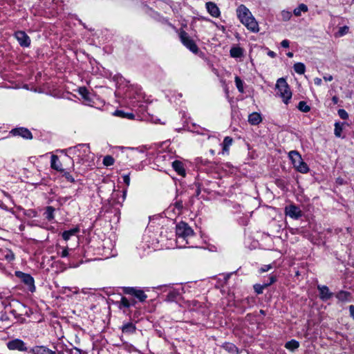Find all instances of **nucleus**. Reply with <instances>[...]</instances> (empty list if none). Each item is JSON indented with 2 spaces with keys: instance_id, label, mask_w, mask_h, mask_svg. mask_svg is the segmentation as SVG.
Returning a JSON list of instances; mask_svg holds the SVG:
<instances>
[{
  "instance_id": "1",
  "label": "nucleus",
  "mask_w": 354,
  "mask_h": 354,
  "mask_svg": "<svg viewBox=\"0 0 354 354\" xmlns=\"http://www.w3.org/2000/svg\"><path fill=\"white\" fill-rule=\"evenodd\" d=\"M236 15L240 21L252 32L259 31V24L250 10L244 5L239 6L236 9Z\"/></svg>"
},
{
  "instance_id": "2",
  "label": "nucleus",
  "mask_w": 354,
  "mask_h": 354,
  "mask_svg": "<svg viewBox=\"0 0 354 354\" xmlns=\"http://www.w3.org/2000/svg\"><path fill=\"white\" fill-rule=\"evenodd\" d=\"M176 243L179 248H185L187 245L191 243L194 236L193 230L184 222H180L176 225Z\"/></svg>"
},
{
  "instance_id": "3",
  "label": "nucleus",
  "mask_w": 354,
  "mask_h": 354,
  "mask_svg": "<svg viewBox=\"0 0 354 354\" xmlns=\"http://www.w3.org/2000/svg\"><path fill=\"white\" fill-rule=\"evenodd\" d=\"M68 154L76 156L80 162H87L93 160L90 148L88 145L82 144L66 149Z\"/></svg>"
},
{
  "instance_id": "4",
  "label": "nucleus",
  "mask_w": 354,
  "mask_h": 354,
  "mask_svg": "<svg viewBox=\"0 0 354 354\" xmlns=\"http://www.w3.org/2000/svg\"><path fill=\"white\" fill-rule=\"evenodd\" d=\"M275 89L277 91V95L282 99L284 104H288L292 98V93L284 78L277 80Z\"/></svg>"
},
{
  "instance_id": "5",
  "label": "nucleus",
  "mask_w": 354,
  "mask_h": 354,
  "mask_svg": "<svg viewBox=\"0 0 354 354\" xmlns=\"http://www.w3.org/2000/svg\"><path fill=\"white\" fill-rule=\"evenodd\" d=\"M288 156L291 160L294 168L299 172L306 174L309 171V167L306 162H304L301 156L297 151H291L289 152Z\"/></svg>"
},
{
  "instance_id": "6",
  "label": "nucleus",
  "mask_w": 354,
  "mask_h": 354,
  "mask_svg": "<svg viewBox=\"0 0 354 354\" xmlns=\"http://www.w3.org/2000/svg\"><path fill=\"white\" fill-rule=\"evenodd\" d=\"M179 36L180 38V40L183 45L186 46L190 51H192L193 53H197L198 51V48L194 41L193 39L190 38V37L188 35V34L184 31L180 30L179 33Z\"/></svg>"
},
{
  "instance_id": "7",
  "label": "nucleus",
  "mask_w": 354,
  "mask_h": 354,
  "mask_svg": "<svg viewBox=\"0 0 354 354\" xmlns=\"http://www.w3.org/2000/svg\"><path fill=\"white\" fill-rule=\"evenodd\" d=\"M285 214L293 219H298L302 216L301 210L295 205L286 206L285 207Z\"/></svg>"
},
{
  "instance_id": "8",
  "label": "nucleus",
  "mask_w": 354,
  "mask_h": 354,
  "mask_svg": "<svg viewBox=\"0 0 354 354\" xmlns=\"http://www.w3.org/2000/svg\"><path fill=\"white\" fill-rule=\"evenodd\" d=\"M7 346L8 349L15 351L17 350L19 351H27V347L26 346L25 343L19 339H15L12 341H9L7 343Z\"/></svg>"
},
{
  "instance_id": "9",
  "label": "nucleus",
  "mask_w": 354,
  "mask_h": 354,
  "mask_svg": "<svg viewBox=\"0 0 354 354\" xmlns=\"http://www.w3.org/2000/svg\"><path fill=\"white\" fill-rule=\"evenodd\" d=\"M15 36L21 46L28 47L30 46V37L24 31L16 32Z\"/></svg>"
},
{
  "instance_id": "10",
  "label": "nucleus",
  "mask_w": 354,
  "mask_h": 354,
  "mask_svg": "<svg viewBox=\"0 0 354 354\" xmlns=\"http://www.w3.org/2000/svg\"><path fill=\"white\" fill-rule=\"evenodd\" d=\"M17 275L19 276L26 285L28 286L30 290L33 291L35 290L34 279L30 274H24L22 272H17Z\"/></svg>"
},
{
  "instance_id": "11",
  "label": "nucleus",
  "mask_w": 354,
  "mask_h": 354,
  "mask_svg": "<svg viewBox=\"0 0 354 354\" xmlns=\"http://www.w3.org/2000/svg\"><path fill=\"white\" fill-rule=\"evenodd\" d=\"M31 354H55V352L43 346H37L29 351Z\"/></svg>"
},
{
  "instance_id": "12",
  "label": "nucleus",
  "mask_w": 354,
  "mask_h": 354,
  "mask_svg": "<svg viewBox=\"0 0 354 354\" xmlns=\"http://www.w3.org/2000/svg\"><path fill=\"white\" fill-rule=\"evenodd\" d=\"M11 133L15 136H19L24 138L31 139L32 134L30 131L25 128H17L12 130Z\"/></svg>"
},
{
  "instance_id": "13",
  "label": "nucleus",
  "mask_w": 354,
  "mask_h": 354,
  "mask_svg": "<svg viewBox=\"0 0 354 354\" xmlns=\"http://www.w3.org/2000/svg\"><path fill=\"white\" fill-rule=\"evenodd\" d=\"M317 288L319 291L320 299L325 301L329 299L333 293L330 292L328 288L326 286H318Z\"/></svg>"
},
{
  "instance_id": "14",
  "label": "nucleus",
  "mask_w": 354,
  "mask_h": 354,
  "mask_svg": "<svg viewBox=\"0 0 354 354\" xmlns=\"http://www.w3.org/2000/svg\"><path fill=\"white\" fill-rule=\"evenodd\" d=\"M206 8L209 15L213 17H218L220 16V10L214 3H206Z\"/></svg>"
},
{
  "instance_id": "15",
  "label": "nucleus",
  "mask_w": 354,
  "mask_h": 354,
  "mask_svg": "<svg viewBox=\"0 0 354 354\" xmlns=\"http://www.w3.org/2000/svg\"><path fill=\"white\" fill-rule=\"evenodd\" d=\"M248 122L252 125H258L262 122V117L259 113L253 112L248 115Z\"/></svg>"
},
{
  "instance_id": "16",
  "label": "nucleus",
  "mask_w": 354,
  "mask_h": 354,
  "mask_svg": "<svg viewBox=\"0 0 354 354\" xmlns=\"http://www.w3.org/2000/svg\"><path fill=\"white\" fill-rule=\"evenodd\" d=\"M337 299L341 302H348L351 301L352 297L350 292L346 291H339L336 295Z\"/></svg>"
},
{
  "instance_id": "17",
  "label": "nucleus",
  "mask_w": 354,
  "mask_h": 354,
  "mask_svg": "<svg viewBox=\"0 0 354 354\" xmlns=\"http://www.w3.org/2000/svg\"><path fill=\"white\" fill-rule=\"evenodd\" d=\"M174 169L180 176H185V170L183 164L178 160H175L172 163Z\"/></svg>"
},
{
  "instance_id": "18",
  "label": "nucleus",
  "mask_w": 354,
  "mask_h": 354,
  "mask_svg": "<svg viewBox=\"0 0 354 354\" xmlns=\"http://www.w3.org/2000/svg\"><path fill=\"white\" fill-rule=\"evenodd\" d=\"M78 93L86 104H88L92 101L91 94L85 87H80L78 88Z\"/></svg>"
},
{
  "instance_id": "19",
  "label": "nucleus",
  "mask_w": 354,
  "mask_h": 354,
  "mask_svg": "<svg viewBox=\"0 0 354 354\" xmlns=\"http://www.w3.org/2000/svg\"><path fill=\"white\" fill-rule=\"evenodd\" d=\"M270 283H264L263 285H260V284H256L254 286V290L258 294H261L263 292V290L265 288H266L267 286H268L269 285L272 284V283H274L275 281H276V279L274 276H272L270 277Z\"/></svg>"
},
{
  "instance_id": "20",
  "label": "nucleus",
  "mask_w": 354,
  "mask_h": 354,
  "mask_svg": "<svg viewBox=\"0 0 354 354\" xmlns=\"http://www.w3.org/2000/svg\"><path fill=\"white\" fill-rule=\"evenodd\" d=\"M230 56L234 58H239L243 56V50L241 47L234 46L230 49Z\"/></svg>"
},
{
  "instance_id": "21",
  "label": "nucleus",
  "mask_w": 354,
  "mask_h": 354,
  "mask_svg": "<svg viewBox=\"0 0 354 354\" xmlns=\"http://www.w3.org/2000/svg\"><path fill=\"white\" fill-rule=\"evenodd\" d=\"M51 167L57 171H62V164L59 161L58 157L56 155L51 156Z\"/></svg>"
},
{
  "instance_id": "22",
  "label": "nucleus",
  "mask_w": 354,
  "mask_h": 354,
  "mask_svg": "<svg viewBox=\"0 0 354 354\" xmlns=\"http://www.w3.org/2000/svg\"><path fill=\"white\" fill-rule=\"evenodd\" d=\"M113 115L122 118H128L130 120H133L135 118V115L132 113H125L124 111L120 110L115 111Z\"/></svg>"
},
{
  "instance_id": "23",
  "label": "nucleus",
  "mask_w": 354,
  "mask_h": 354,
  "mask_svg": "<svg viewBox=\"0 0 354 354\" xmlns=\"http://www.w3.org/2000/svg\"><path fill=\"white\" fill-rule=\"evenodd\" d=\"M135 301L131 303L124 297L121 298V300L118 302V307L122 309V308H129L132 305L135 304Z\"/></svg>"
},
{
  "instance_id": "24",
  "label": "nucleus",
  "mask_w": 354,
  "mask_h": 354,
  "mask_svg": "<svg viewBox=\"0 0 354 354\" xmlns=\"http://www.w3.org/2000/svg\"><path fill=\"white\" fill-rule=\"evenodd\" d=\"M307 11H308L307 6L304 3H301L294 10L293 13L295 16L299 17V16H301V12H306Z\"/></svg>"
},
{
  "instance_id": "25",
  "label": "nucleus",
  "mask_w": 354,
  "mask_h": 354,
  "mask_svg": "<svg viewBox=\"0 0 354 354\" xmlns=\"http://www.w3.org/2000/svg\"><path fill=\"white\" fill-rule=\"evenodd\" d=\"M294 70L297 73L302 75L305 73L306 66L303 63L298 62L295 64Z\"/></svg>"
},
{
  "instance_id": "26",
  "label": "nucleus",
  "mask_w": 354,
  "mask_h": 354,
  "mask_svg": "<svg viewBox=\"0 0 354 354\" xmlns=\"http://www.w3.org/2000/svg\"><path fill=\"white\" fill-rule=\"evenodd\" d=\"M77 232V228H74L68 231H65L62 234V237L65 241H68L71 238V236H74Z\"/></svg>"
},
{
  "instance_id": "27",
  "label": "nucleus",
  "mask_w": 354,
  "mask_h": 354,
  "mask_svg": "<svg viewBox=\"0 0 354 354\" xmlns=\"http://www.w3.org/2000/svg\"><path fill=\"white\" fill-rule=\"evenodd\" d=\"M299 346V343L296 340H291L288 342H286L285 347L290 351H294L295 349H297Z\"/></svg>"
},
{
  "instance_id": "28",
  "label": "nucleus",
  "mask_w": 354,
  "mask_h": 354,
  "mask_svg": "<svg viewBox=\"0 0 354 354\" xmlns=\"http://www.w3.org/2000/svg\"><path fill=\"white\" fill-rule=\"evenodd\" d=\"M232 144V139L230 137H225L223 140V152H228L229 147Z\"/></svg>"
},
{
  "instance_id": "29",
  "label": "nucleus",
  "mask_w": 354,
  "mask_h": 354,
  "mask_svg": "<svg viewBox=\"0 0 354 354\" xmlns=\"http://www.w3.org/2000/svg\"><path fill=\"white\" fill-rule=\"evenodd\" d=\"M349 28L347 26L339 27L338 31L335 33L336 37H342L348 32Z\"/></svg>"
},
{
  "instance_id": "30",
  "label": "nucleus",
  "mask_w": 354,
  "mask_h": 354,
  "mask_svg": "<svg viewBox=\"0 0 354 354\" xmlns=\"http://www.w3.org/2000/svg\"><path fill=\"white\" fill-rule=\"evenodd\" d=\"M235 84L239 91L243 93L244 92L243 82L238 76L235 77Z\"/></svg>"
},
{
  "instance_id": "31",
  "label": "nucleus",
  "mask_w": 354,
  "mask_h": 354,
  "mask_svg": "<svg viewBox=\"0 0 354 354\" xmlns=\"http://www.w3.org/2000/svg\"><path fill=\"white\" fill-rule=\"evenodd\" d=\"M134 296L137 297L140 301H144L147 297L144 291L140 289H137Z\"/></svg>"
},
{
  "instance_id": "32",
  "label": "nucleus",
  "mask_w": 354,
  "mask_h": 354,
  "mask_svg": "<svg viewBox=\"0 0 354 354\" xmlns=\"http://www.w3.org/2000/svg\"><path fill=\"white\" fill-rule=\"evenodd\" d=\"M135 326L132 323H127L122 327L123 333H133L135 330Z\"/></svg>"
},
{
  "instance_id": "33",
  "label": "nucleus",
  "mask_w": 354,
  "mask_h": 354,
  "mask_svg": "<svg viewBox=\"0 0 354 354\" xmlns=\"http://www.w3.org/2000/svg\"><path fill=\"white\" fill-rule=\"evenodd\" d=\"M297 107L304 113H307L310 110V106L304 101L299 102Z\"/></svg>"
},
{
  "instance_id": "34",
  "label": "nucleus",
  "mask_w": 354,
  "mask_h": 354,
  "mask_svg": "<svg viewBox=\"0 0 354 354\" xmlns=\"http://www.w3.org/2000/svg\"><path fill=\"white\" fill-rule=\"evenodd\" d=\"M114 162V158L111 156H106L103 159V164L106 167L113 165Z\"/></svg>"
},
{
  "instance_id": "35",
  "label": "nucleus",
  "mask_w": 354,
  "mask_h": 354,
  "mask_svg": "<svg viewBox=\"0 0 354 354\" xmlns=\"http://www.w3.org/2000/svg\"><path fill=\"white\" fill-rule=\"evenodd\" d=\"M223 347L225 350L228 351L229 352H230L232 353H236L237 352L236 347L235 346L234 344H233L232 343H227L224 345Z\"/></svg>"
},
{
  "instance_id": "36",
  "label": "nucleus",
  "mask_w": 354,
  "mask_h": 354,
  "mask_svg": "<svg viewBox=\"0 0 354 354\" xmlns=\"http://www.w3.org/2000/svg\"><path fill=\"white\" fill-rule=\"evenodd\" d=\"M343 124L335 123V135L337 137H340L342 131Z\"/></svg>"
},
{
  "instance_id": "37",
  "label": "nucleus",
  "mask_w": 354,
  "mask_h": 354,
  "mask_svg": "<svg viewBox=\"0 0 354 354\" xmlns=\"http://www.w3.org/2000/svg\"><path fill=\"white\" fill-rule=\"evenodd\" d=\"M281 15L283 21H288L292 17V13L290 11L283 10L281 12Z\"/></svg>"
},
{
  "instance_id": "38",
  "label": "nucleus",
  "mask_w": 354,
  "mask_h": 354,
  "mask_svg": "<svg viewBox=\"0 0 354 354\" xmlns=\"http://www.w3.org/2000/svg\"><path fill=\"white\" fill-rule=\"evenodd\" d=\"M150 121L154 124H165V121H162L161 119L158 118L157 117L153 116V115H151L150 117Z\"/></svg>"
},
{
  "instance_id": "39",
  "label": "nucleus",
  "mask_w": 354,
  "mask_h": 354,
  "mask_svg": "<svg viewBox=\"0 0 354 354\" xmlns=\"http://www.w3.org/2000/svg\"><path fill=\"white\" fill-rule=\"evenodd\" d=\"M338 115L341 118L344 119V120L347 119L348 117L347 112L344 109H339L338 111Z\"/></svg>"
},
{
  "instance_id": "40",
  "label": "nucleus",
  "mask_w": 354,
  "mask_h": 354,
  "mask_svg": "<svg viewBox=\"0 0 354 354\" xmlns=\"http://www.w3.org/2000/svg\"><path fill=\"white\" fill-rule=\"evenodd\" d=\"M137 289L138 288H127L124 290V292L126 294H129V295H131L134 296Z\"/></svg>"
},
{
  "instance_id": "41",
  "label": "nucleus",
  "mask_w": 354,
  "mask_h": 354,
  "mask_svg": "<svg viewBox=\"0 0 354 354\" xmlns=\"http://www.w3.org/2000/svg\"><path fill=\"white\" fill-rule=\"evenodd\" d=\"M46 217L50 220L53 218V209L51 207H48L46 211Z\"/></svg>"
},
{
  "instance_id": "42",
  "label": "nucleus",
  "mask_w": 354,
  "mask_h": 354,
  "mask_svg": "<svg viewBox=\"0 0 354 354\" xmlns=\"http://www.w3.org/2000/svg\"><path fill=\"white\" fill-rule=\"evenodd\" d=\"M271 268H272L271 265H265L261 268L260 272H265L270 270Z\"/></svg>"
},
{
  "instance_id": "43",
  "label": "nucleus",
  "mask_w": 354,
  "mask_h": 354,
  "mask_svg": "<svg viewBox=\"0 0 354 354\" xmlns=\"http://www.w3.org/2000/svg\"><path fill=\"white\" fill-rule=\"evenodd\" d=\"M64 176L66 178L70 181V182H74V178L72 177V176L68 172L64 173Z\"/></svg>"
},
{
  "instance_id": "44",
  "label": "nucleus",
  "mask_w": 354,
  "mask_h": 354,
  "mask_svg": "<svg viewBox=\"0 0 354 354\" xmlns=\"http://www.w3.org/2000/svg\"><path fill=\"white\" fill-rule=\"evenodd\" d=\"M314 83L317 86H320L322 84V80L319 77H315L314 80Z\"/></svg>"
},
{
  "instance_id": "45",
  "label": "nucleus",
  "mask_w": 354,
  "mask_h": 354,
  "mask_svg": "<svg viewBox=\"0 0 354 354\" xmlns=\"http://www.w3.org/2000/svg\"><path fill=\"white\" fill-rule=\"evenodd\" d=\"M323 78L326 82H330L333 80V77L331 75L328 74L325 75Z\"/></svg>"
},
{
  "instance_id": "46",
  "label": "nucleus",
  "mask_w": 354,
  "mask_h": 354,
  "mask_svg": "<svg viewBox=\"0 0 354 354\" xmlns=\"http://www.w3.org/2000/svg\"><path fill=\"white\" fill-rule=\"evenodd\" d=\"M281 45L283 48L289 47V41L287 39H284L281 42Z\"/></svg>"
},
{
  "instance_id": "47",
  "label": "nucleus",
  "mask_w": 354,
  "mask_h": 354,
  "mask_svg": "<svg viewBox=\"0 0 354 354\" xmlns=\"http://www.w3.org/2000/svg\"><path fill=\"white\" fill-rule=\"evenodd\" d=\"M123 180H124V183L129 185V183H130V178L128 175H124L123 176Z\"/></svg>"
},
{
  "instance_id": "48",
  "label": "nucleus",
  "mask_w": 354,
  "mask_h": 354,
  "mask_svg": "<svg viewBox=\"0 0 354 354\" xmlns=\"http://www.w3.org/2000/svg\"><path fill=\"white\" fill-rule=\"evenodd\" d=\"M6 258L8 261H12L14 259V254L12 252H8V254L6 255Z\"/></svg>"
},
{
  "instance_id": "49",
  "label": "nucleus",
  "mask_w": 354,
  "mask_h": 354,
  "mask_svg": "<svg viewBox=\"0 0 354 354\" xmlns=\"http://www.w3.org/2000/svg\"><path fill=\"white\" fill-rule=\"evenodd\" d=\"M349 312L351 317L354 319V306L351 305L349 306Z\"/></svg>"
},
{
  "instance_id": "50",
  "label": "nucleus",
  "mask_w": 354,
  "mask_h": 354,
  "mask_svg": "<svg viewBox=\"0 0 354 354\" xmlns=\"http://www.w3.org/2000/svg\"><path fill=\"white\" fill-rule=\"evenodd\" d=\"M68 254V249L67 248H65L63 250V251L62 252V254H61V256L62 257H67Z\"/></svg>"
},
{
  "instance_id": "51",
  "label": "nucleus",
  "mask_w": 354,
  "mask_h": 354,
  "mask_svg": "<svg viewBox=\"0 0 354 354\" xmlns=\"http://www.w3.org/2000/svg\"><path fill=\"white\" fill-rule=\"evenodd\" d=\"M268 55L271 57H274L276 56V54L273 51H269Z\"/></svg>"
},
{
  "instance_id": "52",
  "label": "nucleus",
  "mask_w": 354,
  "mask_h": 354,
  "mask_svg": "<svg viewBox=\"0 0 354 354\" xmlns=\"http://www.w3.org/2000/svg\"><path fill=\"white\" fill-rule=\"evenodd\" d=\"M332 101L334 104H337L338 102V97L337 96H333Z\"/></svg>"
},
{
  "instance_id": "53",
  "label": "nucleus",
  "mask_w": 354,
  "mask_h": 354,
  "mask_svg": "<svg viewBox=\"0 0 354 354\" xmlns=\"http://www.w3.org/2000/svg\"><path fill=\"white\" fill-rule=\"evenodd\" d=\"M287 55H288L289 57H292L293 56V53H292L289 52V53H287Z\"/></svg>"
}]
</instances>
